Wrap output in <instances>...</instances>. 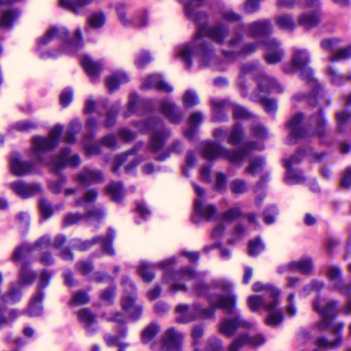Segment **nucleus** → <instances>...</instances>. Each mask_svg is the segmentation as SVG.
Instances as JSON below:
<instances>
[{"label": "nucleus", "mask_w": 351, "mask_h": 351, "mask_svg": "<svg viewBox=\"0 0 351 351\" xmlns=\"http://www.w3.org/2000/svg\"><path fill=\"white\" fill-rule=\"evenodd\" d=\"M264 250V246L259 239L252 240L249 243L248 253L250 256H255Z\"/></svg>", "instance_id": "42"}, {"label": "nucleus", "mask_w": 351, "mask_h": 351, "mask_svg": "<svg viewBox=\"0 0 351 351\" xmlns=\"http://www.w3.org/2000/svg\"><path fill=\"white\" fill-rule=\"evenodd\" d=\"M112 239V237H108L107 238L95 237L93 241L94 242H99L105 252L108 254H112L113 253V250L111 246Z\"/></svg>", "instance_id": "48"}, {"label": "nucleus", "mask_w": 351, "mask_h": 351, "mask_svg": "<svg viewBox=\"0 0 351 351\" xmlns=\"http://www.w3.org/2000/svg\"><path fill=\"white\" fill-rule=\"evenodd\" d=\"M82 219V216L78 214L68 215L64 219V224L65 226H71L77 223Z\"/></svg>", "instance_id": "61"}, {"label": "nucleus", "mask_w": 351, "mask_h": 351, "mask_svg": "<svg viewBox=\"0 0 351 351\" xmlns=\"http://www.w3.org/2000/svg\"><path fill=\"white\" fill-rule=\"evenodd\" d=\"M142 86L144 88H156L166 92H171L172 87L163 82L158 75H151L143 82Z\"/></svg>", "instance_id": "20"}, {"label": "nucleus", "mask_w": 351, "mask_h": 351, "mask_svg": "<svg viewBox=\"0 0 351 351\" xmlns=\"http://www.w3.org/2000/svg\"><path fill=\"white\" fill-rule=\"evenodd\" d=\"M73 99V93L71 91L66 90L63 91L60 96L61 105L66 106L70 104Z\"/></svg>", "instance_id": "58"}, {"label": "nucleus", "mask_w": 351, "mask_h": 351, "mask_svg": "<svg viewBox=\"0 0 351 351\" xmlns=\"http://www.w3.org/2000/svg\"><path fill=\"white\" fill-rule=\"evenodd\" d=\"M177 319L180 322H189L197 317H208L213 315V311H207L199 307L189 308L186 305L180 304L176 308Z\"/></svg>", "instance_id": "7"}, {"label": "nucleus", "mask_w": 351, "mask_h": 351, "mask_svg": "<svg viewBox=\"0 0 351 351\" xmlns=\"http://www.w3.org/2000/svg\"><path fill=\"white\" fill-rule=\"evenodd\" d=\"M260 295H252L247 298V303L249 308L252 311H257L261 308L265 309V304H269Z\"/></svg>", "instance_id": "31"}, {"label": "nucleus", "mask_w": 351, "mask_h": 351, "mask_svg": "<svg viewBox=\"0 0 351 351\" xmlns=\"http://www.w3.org/2000/svg\"><path fill=\"white\" fill-rule=\"evenodd\" d=\"M88 296L84 292L76 293L73 298L72 304L75 305H80L86 304L88 302Z\"/></svg>", "instance_id": "55"}, {"label": "nucleus", "mask_w": 351, "mask_h": 351, "mask_svg": "<svg viewBox=\"0 0 351 351\" xmlns=\"http://www.w3.org/2000/svg\"><path fill=\"white\" fill-rule=\"evenodd\" d=\"M319 21L317 14H303L299 19V23L306 28H310L316 25Z\"/></svg>", "instance_id": "34"}, {"label": "nucleus", "mask_w": 351, "mask_h": 351, "mask_svg": "<svg viewBox=\"0 0 351 351\" xmlns=\"http://www.w3.org/2000/svg\"><path fill=\"white\" fill-rule=\"evenodd\" d=\"M276 23L278 27L283 29H293L295 27V23L288 15L279 16L276 19Z\"/></svg>", "instance_id": "37"}, {"label": "nucleus", "mask_w": 351, "mask_h": 351, "mask_svg": "<svg viewBox=\"0 0 351 351\" xmlns=\"http://www.w3.org/2000/svg\"><path fill=\"white\" fill-rule=\"evenodd\" d=\"M128 82V77L124 73H117L106 80V86L110 92H112L119 87V85Z\"/></svg>", "instance_id": "25"}, {"label": "nucleus", "mask_w": 351, "mask_h": 351, "mask_svg": "<svg viewBox=\"0 0 351 351\" xmlns=\"http://www.w3.org/2000/svg\"><path fill=\"white\" fill-rule=\"evenodd\" d=\"M43 298L40 292L37 293L32 299L28 313L31 316H37L42 313L43 308L41 305V300Z\"/></svg>", "instance_id": "28"}, {"label": "nucleus", "mask_w": 351, "mask_h": 351, "mask_svg": "<svg viewBox=\"0 0 351 351\" xmlns=\"http://www.w3.org/2000/svg\"><path fill=\"white\" fill-rule=\"evenodd\" d=\"M152 265L145 263H143L139 265L138 271L145 282H150L154 278L153 274L149 271Z\"/></svg>", "instance_id": "40"}, {"label": "nucleus", "mask_w": 351, "mask_h": 351, "mask_svg": "<svg viewBox=\"0 0 351 351\" xmlns=\"http://www.w3.org/2000/svg\"><path fill=\"white\" fill-rule=\"evenodd\" d=\"M230 188L233 193L241 194L246 191L247 184L243 180H236L232 182Z\"/></svg>", "instance_id": "50"}, {"label": "nucleus", "mask_w": 351, "mask_h": 351, "mask_svg": "<svg viewBox=\"0 0 351 351\" xmlns=\"http://www.w3.org/2000/svg\"><path fill=\"white\" fill-rule=\"evenodd\" d=\"M134 286L130 282L128 283H125V295L123 298L122 300V306L123 308L129 313L130 315L134 317H136L137 315H133V311H136L138 315L141 313V309L138 307H136L134 305V299L133 297V291H134Z\"/></svg>", "instance_id": "14"}, {"label": "nucleus", "mask_w": 351, "mask_h": 351, "mask_svg": "<svg viewBox=\"0 0 351 351\" xmlns=\"http://www.w3.org/2000/svg\"><path fill=\"white\" fill-rule=\"evenodd\" d=\"M241 214V211L239 208L234 207L229 210L222 217V222H230L239 217Z\"/></svg>", "instance_id": "52"}, {"label": "nucleus", "mask_w": 351, "mask_h": 351, "mask_svg": "<svg viewBox=\"0 0 351 351\" xmlns=\"http://www.w3.org/2000/svg\"><path fill=\"white\" fill-rule=\"evenodd\" d=\"M271 30V25L268 21L254 22L250 25V32L254 36L267 34Z\"/></svg>", "instance_id": "22"}, {"label": "nucleus", "mask_w": 351, "mask_h": 351, "mask_svg": "<svg viewBox=\"0 0 351 351\" xmlns=\"http://www.w3.org/2000/svg\"><path fill=\"white\" fill-rule=\"evenodd\" d=\"M263 47L266 50L265 60L267 63H276L282 59L283 52L276 40L269 39L263 44Z\"/></svg>", "instance_id": "11"}, {"label": "nucleus", "mask_w": 351, "mask_h": 351, "mask_svg": "<svg viewBox=\"0 0 351 351\" xmlns=\"http://www.w3.org/2000/svg\"><path fill=\"white\" fill-rule=\"evenodd\" d=\"M198 103V98L191 90H186L183 95V104L186 107H191Z\"/></svg>", "instance_id": "46"}, {"label": "nucleus", "mask_w": 351, "mask_h": 351, "mask_svg": "<svg viewBox=\"0 0 351 351\" xmlns=\"http://www.w3.org/2000/svg\"><path fill=\"white\" fill-rule=\"evenodd\" d=\"M183 335L175 331L173 328L168 330L165 335L162 342L160 345L153 347L154 351L180 350Z\"/></svg>", "instance_id": "8"}, {"label": "nucleus", "mask_w": 351, "mask_h": 351, "mask_svg": "<svg viewBox=\"0 0 351 351\" xmlns=\"http://www.w3.org/2000/svg\"><path fill=\"white\" fill-rule=\"evenodd\" d=\"M242 136V130L241 127L239 125H237L234 128L232 132L228 136V143L230 144H237L241 140V138Z\"/></svg>", "instance_id": "51"}, {"label": "nucleus", "mask_w": 351, "mask_h": 351, "mask_svg": "<svg viewBox=\"0 0 351 351\" xmlns=\"http://www.w3.org/2000/svg\"><path fill=\"white\" fill-rule=\"evenodd\" d=\"M60 5L62 8L71 10L75 13H78L79 12V6L77 3V1L75 0H59Z\"/></svg>", "instance_id": "54"}, {"label": "nucleus", "mask_w": 351, "mask_h": 351, "mask_svg": "<svg viewBox=\"0 0 351 351\" xmlns=\"http://www.w3.org/2000/svg\"><path fill=\"white\" fill-rule=\"evenodd\" d=\"M184 5L186 16L191 19L196 20V13L195 10L199 5L201 0H180Z\"/></svg>", "instance_id": "33"}, {"label": "nucleus", "mask_w": 351, "mask_h": 351, "mask_svg": "<svg viewBox=\"0 0 351 351\" xmlns=\"http://www.w3.org/2000/svg\"><path fill=\"white\" fill-rule=\"evenodd\" d=\"M202 34H206L214 41L219 43L226 36L227 31L226 27L221 25H217L210 29L201 28L194 43L192 45L181 47L178 53V57L189 66L191 64V57L195 53L198 54L202 62L205 64L207 63L206 59L210 53L201 41Z\"/></svg>", "instance_id": "1"}, {"label": "nucleus", "mask_w": 351, "mask_h": 351, "mask_svg": "<svg viewBox=\"0 0 351 351\" xmlns=\"http://www.w3.org/2000/svg\"><path fill=\"white\" fill-rule=\"evenodd\" d=\"M40 208L42 214L45 217H49L52 213V210L50 204L45 199H42L40 202Z\"/></svg>", "instance_id": "57"}, {"label": "nucleus", "mask_w": 351, "mask_h": 351, "mask_svg": "<svg viewBox=\"0 0 351 351\" xmlns=\"http://www.w3.org/2000/svg\"><path fill=\"white\" fill-rule=\"evenodd\" d=\"M82 46V36L81 31L77 29L72 40L68 41L64 44V51L65 53H75Z\"/></svg>", "instance_id": "24"}, {"label": "nucleus", "mask_w": 351, "mask_h": 351, "mask_svg": "<svg viewBox=\"0 0 351 351\" xmlns=\"http://www.w3.org/2000/svg\"><path fill=\"white\" fill-rule=\"evenodd\" d=\"M328 277L332 283V285L339 289L341 292L345 294H347L348 291H347V287H341V273L339 268L337 267H331L328 269L327 273Z\"/></svg>", "instance_id": "23"}, {"label": "nucleus", "mask_w": 351, "mask_h": 351, "mask_svg": "<svg viewBox=\"0 0 351 351\" xmlns=\"http://www.w3.org/2000/svg\"><path fill=\"white\" fill-rule=\"evenodd\" d=\"M11 187L17 195L23 198L29 197L40 191L38 184H27L21 182H13Z\"/></svg>", "instance_id": "17"}, {"label": "nucleus", "mask_w": 351, "mask_h": 351, "mask_svg": "<svg viewBox=\"0 0 351 351\" xmlns=\"http://www.w3.org/2000/svg\"><path fill=\"white\" fill-rule=\"evenodd\" d=\"M263 160L261 158H253L250 160L247 168V172L250 174H255L260 172L263 168Z\"/></svg>", "instance_id": "47"}, {"label": "nucleus", "mask_w": 351, "mask_h": 351, "mask_svg": "<svg viewBox=\"0 0 351 351\" xmlns=\"http://www.w3.org/2000/svg\"><path fill=\"white\" fill-rule=\"evenodd\" d=\"M105 340L108 346L117 344L119 347V351H123V348L126 346V344L123 343L119 339L113 336H106Z\"/></svg>", "instance_id": "60"}, {"label": "nucleus", "mask_w": 351, "mask_h": 351, "mask_svg": "<svg viewBox=\"0 0 351 351\" xmlns=\"http://www.w3.org/2000/svg\"><path fill=\"white\" fill-rule=\"evenodd\" d=\"M265 338L261 335H256L253 337L247 336L236 339L230 346V351H237V350L245 343H250L253 346H259L263 343Z\"/></svg>", "instance_id": "21"}, {"label": "nucleus", "mask_w": 351, "mask_h": 351, "mask_svg": "<svg viewBox=\"0 0 351 351\" xmlns=\"http://www.w3.org/2000/svg\"><path fill=\"white\" fill-rule=\"evenodd\" d=\"M351 118V113L347 110L337 114V121L339 130H342V125L348 122Z\"/></svg>", "instance_id": "53"}, {"label": "nucleus", "mask_w": 351, "mask_h": 351, "mask_svg": "<svg viewBox=\"0 0 351 351\" xmlns=\"http://www.w3.org/2000/svg\"><path fill=\"white\" fill-rule=\"evenodd\" d=\"M100 173L94 170L84 169L78 176L77 182L82 184H88L100 179Z\"/></svg>", "instance_id": "26"}, {"label": "nucleus", "mask_w": 351, "mask_h": 351, "mask_svg": "<svg viewBox=\"0 0 351 351\" xmlns=\"http://www.w3.org/2000/svg\"><path fill=\"white\" fill-rule=\"evenodd\" d=\"M150 60L151 57L149 56V55L147 52L143 51L137 57V59L136 60V64L138 67H143Z\"/></svg>", "instance_id": "56"}, {"label": "nucleus", "mask_w": 351, "mask_h": 351, "mask_svg": "<svg viewBox=\"0 0 351 351\" xmlns=\"http://www.w3.org/2000/svg\"><path fill=\"white\" fill-rule=\"evenodd\" d=\"M108 191L115 201H119L123 195L122 186L119 182H112L108 186Z\"/></svg>", "instance_id": "38"}, {"label": "nucleus", "mask_w": 351, "mask_h": 351, "mask_svg": "<svg viewBox=\"0 0 351 351\" xmlns=\"http://www.w3.org/2000/svg\"><path fill=\"white\" fill-rule=\"evenodd\" d=\"M302 154V153L298 152L291 158L285 160V167L287 169L286 179L290 184L299 183L303 181V177L291 169V166L301 159Z\"/></svg>", "instance_id": "15"}, {"label": "nucleus", "mask_w": 351, "mask_h": 351, "mask_svg": "<svg viewBox=\"0 0 351 351\" xmlns=\"http://www.w3.org/2000/svg\"><path fill=\"white\" fill-rule=\"evenodd\" d=\"M80 163L79 158L77 156L73 155L69 156L68 150H64L62 153L58 156L55 160L47 162L46 164L51 167L53 171H56L66 165L75 166Z\"/></svg>", "instance_id": "13"}, {"label": "nucleus", "mask_w": 351, "mask_h": 351, "mask_svg": "<svg viewBox=\"0 0 351 351\" xmlns=\"http://www.w3.org/2000/svg\"><path fill=\"white\" fill-rule=\"evenodd\" d=\"M162 112L169 117L171 121L176 122V119L174 118L175 106L173 104L169 101H164L162 104Z\"/></svg>", "instance_id": "49"}, {"label": "nucleus", "mask_w": 351, "mask_h": 351, "mask_svg": "<svg viewBox=\"0 0 351 351\" xmlns=\"http://www.w3.org/2000/svg\"><path fill=\"white\" fill-rule=\"evenodd\" d=\"M30 250V247L27 245H23L21 247L16 249L14 253V260L20 261Z\"/></svg>", "instance_id": "59"}, {"label": "nucleus", "mask_w": 351, "mask_h": 351, "mask_svg": "<svg viewBox=\"0 0 351 351\" xmlns=\"http://www.w3.org/2000/svg\"><path fill=\"white\" fill-rule=\"evenodd\" d=\"M314 309L317 311L322 317V321L318 324L319 330L327 328L333 317L337 315V303L330 302L327 304L315 302L313 304Z\"/></svg>", "instance_id": "6"}, {"label": "nucleus", "mask_w": 351, "mask_h": 351, "mask_svg": "<svg viewBox=\"0 0 351 351\" xmlns=\"http://www.w3.org/2000/svg\"><path fill=\"white\" fill-rule=\"evenodd\" d=\"M81 64L88 75L91 78L96 77L103 69L101 63L93 61L87 55L81 57Z\"/></svg>", "instance_id": "18"}, {"label": "nucleus", "mask_w": 351, "mask_h": 351, "mask_svg": "<svg viewBox=\"0 0 351 351\" xmlns=\"http://www.w3.org/2000/svg\"><path fill=\"white\" fill-rule=\"evenodd\" d=\"M148 127L153 130L150 148L153 152H158L163 146L164 141L168 136V133L167 132H162L159 126H156L152 123H149Z\"/></svg>", "instance_id": "16"}, {"label": "nucleus", "mask_w": 351, "mask_h": 351, "mask_svg": "<svg viewBox=\"0 0 351 351\" xmlns=\"http://www.w3.org/2000/svg\"><path fill=\"white\" fill-rule=\"evenodd\" d=\"M97 193L93 191L90 190L87 191L82 199H77L76 205L78 206L86 207L88 204L95 200Z\"/></svg>", "instance_id": "39"}, {"label": "nucleus", "mask_w": 351, "mask_h": 351, "mask_svg": "<svg viewBox=\"0 0 351 351\" xmlns=\"http://www.w3.org/2000/svg\"><path fill=\"white\" fill-rule=\"evenodd\" d=\"M159 328L155 324L148 326L142 332V341L148 343L158 333Z\"/></svg>", "instance_id": "36"}, {"label": "nucleus", "mask_w": 351, "mask_h": 351, "mask_svg": "<svg viewBox=\"0 0 351 351\" xmlns=\"http://www.w3.org/2000/svg\"><path fill=\"white\" fill-rule=\"evenodd\" d=\"M262 0H247L245 5V10L247 12H253L258 8V3Z\"/></svg>", "instance_id": "63"}, {"label": "nucleus", "mask_w": 351, "mask_h": 351, "mask_svg": "<svg viewBox=\"0 0 351 351\" xmlns=\"http://www.w3.org/2000/svg\"><path fill=\"white\" fill-rule=\"evenodd\" d=\"M290 267L293 270L306 274L311 271L313 265L310 258H304L291 263Z\"/></svg>", "instance_id": "29"}, {"label": "nucleus", "mask_w": 351, "mask_h": 351, "mask_svg": "<svg viewBox=\"0 0 351 351\" xmlns=\"http://www.w3.org/2000/svg\"><path fill=\"white\" fill-rule=\"evenodd\" d=\"M204 154L207 159H215L221 157L232 163L239 162L245 156L243 152L230 153L224 147H221L213 143H206L204 147Z\"/></svg>", "instance_id": "4"}, {"label": "nucleus", "mask_w": 351, "mask_h": 351, "mask_svg": "<svg viewBox=\"0 0 351 351\" xmlns=\"http://www.w3.org/2000/svg\"><path fill=\"white\" fill-rule=\"evenodd\" d=\"M341 185L345 188H348L351 186V168H348L345 171L341 180Z\"/></svg>", "instance_id": "64"}, {"label": "nucleus", "mask_w": 351, "mask_h": 351, "mask_svg": "<svg viewBox=\"0 0 351 351\" xmlns=\"http://www.w3.org/2000/svg\"><path fill=\"white\" fill-rule=\"evenodd\" d=\"M263 105L265 110L269 113H271L277 109V105L274 100L265 99L263 101Z\"/></svg>", "instance_id": "62"}, {"label": "nucleus", "mask_w": 351, "mask_h": 351, "mask_svg": "<svg viewBox=\"0 0 351 351\" xmlns=\"http://www.w3.org/2000/svg\"><path fill=\"white\" fill-rule=\"evenodd\" d=\"M194 189L197 193V198L195 202V211L202 217L210 219L215 213V208L212 205H205L202 204V195L204 194V190L197 185H194Z\"/></svg>", "instance_id": "12"}, {"label": "nucleus", "mask_w": 351, "mask_h": 351, "mask_svg": "<svg viewBox=\"0 0 351 351\" xmlns=\"http://www.w3.org/2000/svg\"><path fill=\"white\" fill-rule=\"evenodd\" d=\"M68 34V31L65 28L58 29L51 27L48 30L45 35H44L39 40V43L45 45L48 43L51 40L56 37H64Z\"/></svg>", "instance_id": "27"}, {"label": "nucleus", "mask_w": 351, "mask_h": 351, "mask_svg": "<svg viewBox=\"0 0 351 351\" xmlns=\"http://www.w3.org/2000/svg\"><path fill=\"white\" fill-rule=\"evenodd\" d=\"M309 58L307 53L304 50H295L291 62V69L289 71H300L301 75L304 77L306 75V79L311 80L312 72L307 67Z\"/></svg>", "instance_id": "9"}, {"label": "nucleus", "mask_w": 351, "mask_h": 351, "mask_svg": "<svg viewBox=\"0 0 351 351\" xmlns=\"http://www.w3.org/2000/svg\"><path fill=\"white\" fill-rule=\"evenodd\" d=\"M19 13L14 10H8L3 13L0 19V25L3 27H9L12 22L16 19Z\"/></svg>", "instance_id": "35"}, {"label": "nucleus", "mask_w": 351, "mask_h": 351, "mask_svg": "<svg viewBox=\"0 0 351 351\" xmlns=\"http://www.w3.org/2000/svg\"><path fill=\"white\" fill-rule=\"evenodd\" d=\"M34 278L33 274L29 270L27 266L24 263L21 265L20 281L22 284H28L32 282Z\"/></svg>", "instance_id": "41"}, {"label": "nucleus", "mask_w": 351, "mask_h": 351, "mask_svg": "<svg viewBox=\"0 0 351 351\" xmlns=\"http://www.w3.org/2000/svg\"><path fill=\"white\" fill-rule=\"evenodd\" d=\"M217 286L226 294L218 297H212L210 299V304L213 307L221 308L230 312L234 308L236 302L234 295L229 293L232 288L231 285L226 280H219L217 282Z\"/></svg>", "instance_id": "5"}, {"label": "nucleus", "mask_w": 351, "mask_h": 351, "mask_svg": "<svg viewBox=\"0 0 351 351\" xmlns=\"http://www.w3.org/2000/svg\"><path fill=\"white\" fill-rule=\"evenodd\" d=\"M303 118V115L300 113L297 114L294 117H293L290 121H289L287 126L290 130V134L293 137H300L302 136L301 134L300 129L299 128V125Z\"/></svg>", "instance_id": "30"}, {"label": "nucleus", "mask_w": 351, "mask_h": 351, "mask_svg": "<svg viewBox=\"0 0 351 351\" xmlns=\"http://www.w3.org/2000/svg\"><path fill=\"white\" fill-rule=\"evenodd\" d=\"M251 326L250 323L237 315L234 319H224L220 326L219 332L226 336H231L237 328H250Z\"/></svg>", "instance_id": "10"}, {"label": "nucleus", "mask_w": 351, "mask_h": 351, "mask_svg": "<svg viewBox=\"0 0 351 351\" xmlns=\"http://www.w3.org/2000/svg\"><path fill=\"white\" fill-rule=\"evenodd\" d=\"M104 22L105 16L101 12L94 13L88 18L89 25L95 28L100 27L104 24Z\"/></svg>", "instance_id": "43"}, {"label": "nucleus", "mask_w": 351, "mask_h": 351, "mask_svg": "<svg viewBox=\"0 0 351 351\" xmlns=\"http://www.w3.org/2000/svg\"><path fill=\"white\" fill-rule=\"evenodd\" d=\"M62 131V127L57 125L51 130L48 138L35 137L33 139L32 152L39 160H41L40 155L43 153L53 148L57 145Z\"/></svg>", "instance_id": "3"}, {"label": "nucleus", "mask_w": 351, "mask_h": 351, "mask_svg": "<svg viewBox=\"0 0 351 351\" xmlns=\"http://www.w3.org/2000/svg\"><path fill=\"white\" fill-rule=\"evenodd\" d=\"M78 320L87 330H89V327L95 322V317L88 310L82 309L78 312Z\"/></svg>", "instance_id": "32"}, {"label": "nucleus", "mask_w": 351, "mask_h": 351, "mask_svg": "<svg viewBox=\"0 0 351 351\" xmlns=\"http://www.w3.org/2000/svg\"><path fill=\"white\" fill-rule=\"evenodd\" d=\"M119 18L121 23L125 26H130L132 24H135L139 26H145L147 24V18L145 16H143L142 19L139 23L134 22L130 18H128L125 13L120 12L119 13Z\"/></svg>", "instance_id": "44"}, {"label": "nucleus", "mask_w": 351, "mask_h": 351, "mask_svg": "<svg viewBox=\"0 0 351 351\" xmlns=\"http://www.w3.org/2000/svg\"><path fill=\"white\" fill-rule=\"evenodd\" d=\"M10 167L12 173L16 176H22L30 172L31 166L21 160L17 154H13L10 158Z\"/></svg>", "instance_id": "19"}, {"label": "nucleus", "mask_w": 351, "mask_h": 351, "mask_svg": "<svg viewBox=\"0 0 351 351\" xmlns=\"http://www.w3.org/2000/svg\"><path fill=\"white\" fill-rule=\"evenodd\" d=\"M252 289L256 292H265L271 299L269 304H265V310L268 313L265 323L271 326L280 324L282 321V313L278 308V298L280 293L279 289L270 284L260 282L254 283Z\"/></svg>", "instance_id": "2"}, {"label": "nucleus", "mask_w": 351, "mask_h": 351, "mask_svg": "<svg viewBox=\"0 0 351 351\" xmlns=\"http://www.w3.org/2000/svg\"><path fill=\"white\" fill-rule=\"evenodd\" d=\"M351 57V48L347 47L340 49L335 52L329 58L330 61L334 62L341 60H345Z\"/></svg>", "instance_id": "45"}]
</instances>
